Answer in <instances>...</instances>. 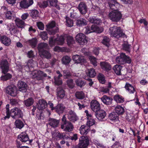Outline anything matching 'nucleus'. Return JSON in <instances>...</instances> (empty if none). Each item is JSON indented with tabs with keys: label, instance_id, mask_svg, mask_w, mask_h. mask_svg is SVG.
I'll return each instance as SVG.
<instances>
[{
	"label": "nucleus",
	"instance_id": "1",
	"mask_svg": "<svg viewBox=\"0 0 148 148\" xmlns=\"http://www.w3.org/2000/svg\"><path fill=\"white\" fill-rule=\"evenodd\" d=\"M10 105L7 104L6 106V116L4 117V119H8L10 116L16 120H21L19 119L20 118L22 119L23 114L22 111L17 108H14L12 109L10 111L9 109Z\"/></svg>",
	"mask_w": 148,
	"mask_h": 148
},
{
	"label": "nucleus",
	"instance_id": "2",
	"mask_svg": "<svg viewBox=\"0 0 148 148\" xmlns=\"http://www.w3.org/2000/svg\"><path fill=\"white\" fill-rule=\"evenodd\" d=\"M110 30L112 36L116 38H118L120 37L127 38V36L123 32V31L120 27H118L114 26L113 27H110Z\"/></svg>",
	"mask_w": 148,
	"mask_h": 148
},
{
	"label": "nucleus",
	"instance_id": "3",
	"mask_svg": "<svg viewBox=\"0 0 148 148\" xmlns=\"http://www.w3.org/2000/svg\"><path fill=\"white\" fill-rule=\"evenodd\" d=\"M56 23L54 21H52L48 24L46 25V30L49 34L53 35L59 31V29L57 27L55 29L53 28L56 26Z\"/></svg>",
	"mask_w": 148,
	"mask_h": 148
},
{
	"label": "nucleus",
	"instance_id": "4",
	"mask_svg": "<svg viewBox=\"0 0 148 148\" xmlns=\"http://www.w3.org/2000/svg\"><path fill=\"white\" fill-rule=\"evenodd\" d=\"M108 17L112 21L118 22L119 21L122 17L121 13L118 11H112L109 13Z\"/></svg>",
	"mask_w": 148,
	"mask_h": 148
},
{
	"label": "nucleus",
	"instance_id": "5",
	"mask_svg": "<svg viewBox=\"0 0 148 148\" xmlns=\"http://www.w3.org/2000/svg\"><path fill=\"white\" fill-rule=\"evenodd\" d=\"M116 60L119 64H123L125 63L130 64L132 62V60L130 57L126 56L123 53H121L120 56L116 58Z\"/></svg>",
	"mask_w": 148,
	"mask_h": 148
},
{
	"label": "nucleus",
	"instance_id": "6",
	"mask_svg": "<svg viewBox=\"0 0 148 148\" xmlns=\"http://www.w3.org/2000/svg\"><path fill=\"white\" fill-rule=\"evenodd\" d=\"M89 138L87 136H82L79 139L78 146L79 148H86L89 143Z\"/></svg>",
	"mask_w": 148,
	"mask_h": 148
},
{
	"label": "nucleus",
	"instance_id": "7",
	"mask_svg": "<svg viewBox=\"0 0 148 148\" xmlns=\"http://www.w3.org/2000/svg\"><path fill=\"white\" fill-rule=\"evenodd\" d=\"M0 68L1 69L2 73L5 74L9 70V64L6 59L2 60L0 62Z\"/></svg>",
	"mask_w": 148,
	"mask_h": 148
},
{
	"label": "nucleus",
	"instance_id": "8",
	"mask_svg": "<svg viewBox=\"0 0 148 148\" xmlns=\"http://www.w3.org/2000/svg\"><path fill=\"white\" fill-rule=\"evenodd\" d=\"M61 127L66 132H70L73 130V126L69 121H62Z\"/></svg>",
	"mask_w": 148,
	"mask_h": 148
},
{
	"label": "nucleus",
	"instance_id": "9",
	"mask_svg": "<svg viewBox=\"0 0 148 148\" xmlns=\"http://www.w3.org/2000/svg\"><path fill=\"white\" fill-rule=\"evenodd\" d=\"M76 41L81 45L86 44L87 42L86 36L83 34L79 33L76 37Z\"/></svg>",
	"mask_w": 148,
	"mask_h": 148
},
{
	"label": "nucleus",
	"instance_id": "10",
	"mask_svg": "<svg viewBox=\"0 0 148 148\" xmlns=\"http://www.w3.org/2000/svg\"><path fill=\"white\" fill-rule=\"evenodd\" d=\"M108 4L110 8L114 11L117 10L120 7L119 4L115 0H109Z\"/></svg>",
	"mask_w": 148,
	"mask_h": 148
},
{
	"label": "nucleus",
	"instance_id": "11",
	"mask_svg": "<svg viewBox=\"0 0 148 148\" xmlns=\"http://www.w3.org/2000/svg\"><path fill=\"white\" fill-rule=\"evenodd\" d=\"M6 92L10 95L14 97L16 95L17 88L14 85L8 86L6 89Z\"/></svg>",
	"mask_w": 148,
	"mask_h": 148
},
{
	"label": "nucleus",
	"instance_id": "12",
	"mask_svg": "<svg viewBox=\"0 0 148 148\" xmlns=\"http://www.w3.org/2000/svg\"><path fill=\"white\" fill-rule=\"evenodd\" d=\"M90 107L91 109L96 112L101 109L100 104L97 100H93L90 102Z\"/></svg>",
	"mask_w": 148,
	"mask_h": 148
},
{
	"label": "nucleus",
	"instance_id": "13",
	"mask_svg": "<svg viewBox=\"0 0 148 148\" xmlns=\"http://www.w3.org/2000/svg\"><path fill=\"white\" fill-rule=\"evenodd\" d=\"M17 86L20 91L23 92H25L27 91V85L23 81H19L18 82Z\"/></svg>",
	"mask_w": 148,
	"mask_h": 148
},
{
	"label": "nucleus",
	"instance_id": "14",
	"mask_svg": "<svg viewBox=\"0 0 148 148\" xmlns=\"http://www.w3.org/2000/svg\"><path fill=\"white\" fill-rule=\"evenodd\" d=\"M65 108V107L63 104L58 103L55 107V109L54 111L60 115L63 113Z\"/></svg>",
	"mask_w": 148,
	"mask_h": 148
},
{
	"label": "nucleus",
	"instance_id": "15",
	"mask_svg": "<svg viewBox=\"0 0 148 148\" xmlns=\"http://www.w3.org/2000/svg\"><path fill=\"white\" fill-rule=\"evenodd\" d=\"M95 114L99 120H101L106 116V113L105 111L100 109V110L95 112Z\"/></svg>",
	"mask_w": 148,
	"mask_h": 148
},
{
	"label": "nucleus",
	"instance_id": "16",
	"mask_svg": "<svg viewBox=\"0 0 148 148\" xmlns=\"http://www.w3.org/2000/svg\"><path fill=\"white\" fill-rule=\"evenodd\" d=\"M33 3V0H23L20 3V7L23 8H27Z\"/></svg>",
	"mask_w": 148,
	"mask_h": 148
},
{
	"label": "nucleus",
	"instance_id": "17",
	"mask_svg": "<svg viewBox=\"0 0 148 148\" xmlns=\"http://www.w3.org/2000/svg\"><path fill=\"white\" fill-rule=\"evenodd\" d=\"M73 60L77 64L82 63L86 62L84 58L78 55H74L72 57Z\"/></svg>",
	"mask_w": 148,
	"mask_h": 148
},
{
	"label": "nucleus",
	"instance_id": "18",
	"mask_svg": "<svg viewBox=\"0 0 148 148\" xmlns=\"http://www.w3.org/2000/svg\"><path fill=\"white\" fill-rule=\"evenodd\" d=\"M78 9L82 14H85L86 12L87 8L86 4L84 2H81L79 4Z\"/></svg>",
	"mask_w": 148,
	"mask_h": 148
},
{
	"label": "nucleus",
	"instance_id": "19",
	"mask_svg": "<svg viewBox=\"0 0 148 148\" xmlns=\"http://www.w3.org/2000/svg\"><path fill=\"white\" fill-rule=\"evenodd\" d=\"M0 40L1 42L6 46H9L11 43L10 39L5 36H1Z\"/></svg>",
	"mask_w": 148,
	"mask_h": 148
},
{
	"label": "nucleus",
	"instance_id": "20",
	"mask_svg": "<svg viewBox=\"0 0 148 148\" xmlns=\"http://www.w3.org/2000/svg\"><path fill=\"white\" fill-rule=\"evenodd\" d=\"M101 100L105 104L109 105L112 103L113 99L109 96L104 95L101 98Z\"/></svg>",
	"mask_w": 148,
	"mask_h": 148
},
{
	"label": "nucleus",
	"instance_id": "21",
	"mask_svg": "<svg viewBox=\"0 0 148 148\" xmlns=\"http://www.w3.org/2000/svg\"><path fill=\"white\" fill-rule=\"evenodd\" d=\"M66 40L67 45L70 47H72L73 44L75 43V40L73 37L70 36H67L66 37Z\"/></svg>",
	"mask_w": 148,
	"mask_h": 148
},
{
	"label": "nucleus",
	"instance_id": "22",
	"mask_svg": "<svg viewBox=\"0 0 148 148\" xmlns=\"http://www.w3.org/2000/svg\"><path fill=\"white\" fill-rule=\"evenodd\" d=\"M68 119L70 120H77L78 117L76 114L73 111L70 110L68 112Z\"/></svg>",
	"mask_w": 148,
	"mask_h": 148
},
{
	"label": "nucleus",
	"instance_id": "23",
	"mask_svg": "<svg viewBox=\"0 0 148 148\" xmlns=\"http://www.w3.org/2000/svg\"><path fill=\"white\" fill-rule=\"evenodd\" d=\"M90 131L89 127L86 125H82L79 128V131L82 135H86Z\"/></svg>",
	"mask_w": 148,
	"mask_h": 148
},
{
	"label": "nucleus",
	"instance_id": "24",
	"mask_svg": "<svg viewBox=\"0 0 148 148\" xmlns=\"http://www.w3.org/2000/svg\"><path fill=\"white\" fill-rule=\"evenodd\" d=\"M18 138L21 142H26L29 140V138L25 132L22 133L18 136Z\"/></svg>",
	"mask_w": 148,
	"mask_h": 148
},
{
	"label": "nucleus",
	"instance_id": "25",
	"mask_svg": "<svg viewBox=\"0 0 148 148\" xmlns=\"http://www.w3.org/2000/svg\"><path fill=\"white\" fill-rule=\"evenodd\" d=\"M88 20L90 22L96 25H99L101 22L100 19L98 18L95 16L90 17L89 18Z\"/></svg>",
	"mask_w": 148,
	"mask_h": 148
},
{
	"label": "nucleus",
	"instance_id": "26",
	"mask_svg": "<svg viewBox=\"0 0 148 148\" xmlns=\"http://www.w3.org/2000/svg\"><path fill=\"white\" fill-rule=\"evenodd\" d=\"M100 66L102 69L107 72L110 70L111 68L109 64L105 62H101Z\"/></svg>",
	"mask_w": 148,
	"mask_h": 148
},
{
	"label": "nucleus",
	"instance_id": "27",
	"mask_svg": "<svg viewBox=\"0 0 148 148\" xmlns=\"http://www.w3.org/2000/svg\"><path fill=\"white\" fill-rule=\"evenodd\" d=\"M76 24L77 26L82 27L86 25L87 24V21L83 18L78 19L76 21Z\"/></svg>",
	"mask_w": 148,
	"mask_h": 148
},
{
	"label": "nucleus",
	"instance_id": "28",
	"mask_svg": "<svg viewBox=\"0 0 148 148\" xmlns=\"http://www.w3.org/2000/svg\"><path fill=\"white\" fill-rule=\"evenodd\" d=\"M48 103L46 101L43 99L41 100L39 102V104L38 107L39 110H43L47 107Z\"/></svg>",
	"mask_w": 148,
	"mask_h": 148
},
{
	"label": "nucleus",
	"instance_id": "29",
	"mask_svg": "<svg viewBox=\"0 0 148 148\" xmlns=\"http://www.w3.org/2000/svg\"><path fill=\"white\" fill-rule=\"evenodd\" d=\"M125 88L126 90L130 94H133L135 91L134 87L129 83H126L125 85Z\"/></svg>",
	"mask_w": 148,
	"mask_h": 148
},
{
	"label": "nucleus",
	"instance_id": "30",
	"mask_svg": "<svg viewBox=\"0 0 148 148\" xmlns=\"http://www.w3.org/2000/svg\"><path fill=\"white\" fill-rule=\"evenodd\" d=\"M15 21L16 25L18 27L21 28L24 27L25 23L24 21L18 18H17L15 19Z\"/></svg>",
	"mask_w": 148,
	"mask_h": 148
},
{
	"label": "nucleus",
	"instance_id": "31",
	"mask_svg": "<svg viewBox=\"0 0 148 148\" xmlns=\"http://www.w3.org/2000/svg\"><path fill=\"white\" fill-rule=\"evenodd\" d=\"M58 96L60 98H63L65 96V91L61 87H59L57 89Z\"/></svg>",
	"mask_w": 148,
	"mask_h": 148
},
{
	"label": "nucleus",
	"instance_id": "32",
	"mask_svg": "<svg viewBox=\"0 0 148 148\" xmlns=\"http://www.w3.org/2000/svg\"><path fill=\"white\" fill-rule=\"evenodd\" d=\"M131 45L129 44L128 42H125L122 45V49L127 53H130L131 51Z\"/></svg>",
	"mask_w": 148,
	"mask_h": 148
},
{
	"label": "nucleus",
	"instance_id": "33",
	"mask_svg": "<svg viewBox=\"0 0 148 148\" xmlns=\"http://www.w3.org/2000/svg\"><path fill=\"white\" fill-rule=\"evenodd\" d=\"M114 100L117 103H123L124 101V98L122 96L117 94L114 96Z\"/></svg>",
	"mask_w": 148,
	"mask_h": 148
},
{
	"label": "nucleus",
	"instance_id": "34",
	"mask_svg": "<svg viewBox=\"0 0 148 148\" xmlns=\"http://www.w3.org/2000/svg\"><path fill=\"white\" fill-rule=\"evenodd\" d=\"M122 68V66L120 65L116 64L113 67V69L117 75H121V71Z\"/></svg>",
	"mask_w": 148,
	"mask_h": 148
},
{
	"label": "nucleus",
	"instance_id": "35",
	"mask_svg": "<svg viewBox=\"0 0 148 148\" xmlns=\"http://www.w3.org/2000/svg\"><path fill=\"white\" fill-rule=\"evenodd\" d=\"M115 110L116 112L118 115H122L125 112V109L120 106H117L115 107Z\"/></svg>",
	"mask_w": 148,
	"mask_h": 148
},
{
	"label": "nucleus",
	"instance_id": "36",
	"mask_svg": "<svg viewBox=\"0 0 148 148\" xmlns=\"http://www.w3.org/2000/svg\"><path fill=\"white\" fill-rule=\"evenodd\" d=\"M39 12L36 9L32 10L30 11L29 14L33 18L36 19L39 16Z\"/></svg>",
	"mask_w": 148,
	"mask_h": 148
},
{
	"label": "nucleus",
	"instance_id": "37",
	"mask_svg": "<svg viewBox=\"0 0 148 148\" xmlns=\"http://www.w3.org/2000/svg\"><path fill=\"white\" fill-rule=\"evenodd\" d=\"M110 41L109 38L107 36L103 37L101 41V43L104 45L108 47L110 46Z\"/></svg>",
	"mask_w": 148,
	"mask_h": 148
},
{
	"label": "nucleus",
	"instance_id": "38",
	"mask_svg": "<svg viewBox=\"0 0 148 148\" xmlns=\"http://www.w3.org/2000/svg\"><path fill=\"white\" fill-rule=\"evenodd\" d=\"M56 39L57 44L60 45H63L64 42L65 40V38L63 36L61 35L58 36L57 38H56Z\"/></svg>",
	"mask_w": 148,
	"mask_h": 148
},
{
	"label": "nucleus",
	"instance_id": "39",
	"mask_svg": "<svg viewBox=\"0 0 148 148\" xmlns=\"http://www.w3.org/2000/svg\"><path fill=\"white\" fill-rule=\"evenodd\" d=\"M71 59L70 58L67 56H63L62 59V63L65 65H68L70 62Z\"/></svg>",
	"mask_w": 148,
	"mask_h": 148
},
{
	"label": "nucleus",
	"instance_id": "40",
	"mask_svg": "<svg viewBox=\"0 0 148 148\" xmlns=\"http://www.w3.org/2000/svg\"><path fill=\"white\" fill-rule=\"evenodd\" d=\"M96 74L95 70L93 68H91L88 70L87 74L88 77L90 78H93L95 77Z\"/></svg>",
	"mask_w": 148,
	"mask_h": 148
},
{
	"label": "nucleus",
	"instance_id": "41",
	"mask_svg": "<svg viewBox=\"0 0 148 148\" xmlns=\"http://www.w3.org/2000/svg\"><path fill=\"white\" fill-rule=\"evenodd\" d=\"M25 105L27 107H29L32 106L34 102L33 99L30 97L24 101Z\"/></svg>",
	"mask_w": 148,
	"mask_h": 148
},
{
	"label": "nucleus",
	"instance_id": "42",
	"mask_svg": "<svg viewBox=\"0 0 148 148\" xmlns=\"http://www.w3.org/2000/svg\"><path fill=\"white\" fill-rule=\"evenodd\" d=\"M109 118L110 120H119V119L118 115L114 112H112L110 114Z\"/></svg>",
	"mask_w": 148,
	"mask_h": 148
},
{
	"label": "nucleus",
	"instance_id": "43",
	"mask_svg": "<svg viewBox=\"0 0 148 148\" xmlns=\"http://www.w3.org/2000/svg\"><path fill=\"white\" fill-rule=\"evenodd\" d=\"M37 64L36 62L31 59L29 60L27 63V65L29 69L32 68L34 67Z\"/></svg>",
	"mask_w": 148,
	"mask_h": 148
},
{
	"label": "nucleus",
	"instance_id": "44",
	"mask_svg": "<svg viewBox=\"0 0 148 148\" xmlns=\"http://www.w3.org/2000/svg\"><path fill=\"white\" fill-rule=\"evenodd\" d=\"M1 77V79L3 81H7L12 78V75L10 73H6Z\"/></svg>",
	"mask_w": 148,
	"mask_h": 148
},
{
	"label": "nucleus",
	"instance_id": "45",
	"mask_svg": "<svg viewBox=\"0 0 148 148\" xmlns=\"http://www.w3.org/2000/svg\"><path fill=\"white\" fill-rule=\"evenodd\" d=\"M76 97L78 99H82L85 97L83 91L77 92L75 93Z\"/></svg>",
	"mask_w": 148,
	"mask_h": 148
},
{
	"label": "nucleus",
	"instance_id": "46",
	"mask_svg": "<svg viewBox=\"0 0 148 148\" xmlns=\"http://www.w3.org/2000/svg\"><path fill=\"white\" fill-rule=\"evenodd\" d=\"M47 44L45 43H41L39 44L38 47L39 51L40 52L42 50H45L44 49L47 48Z\"/></svg>",
	"mask_w": 148,
	"mask_h": 148
},
{
	"label": "nucleus",
	"instance_id": "47",
	"mask_svg": "<svg viewBox=\"0 0 148 148\" xmlns=\"http://www.w3.org/2000/svg\"><path fill=\"white\" fill-rule=\"evenodd\" d=\"M97 79L101 83L104 84L106 80L104 76L101 73H99L98 75Z\"/></svg>",
	"mask_w": 148,
	"mask_h": 148
},
{
	"label": "nucleus",
	"instance_id": "48",
	"mask_svg": "<svg viewBox=\"0 0 148 148\" xmlns=\"http://www.w3.org/2000/svg\"><path fill=\"white\" fill-rule=\"evenodd\" d=\"M75 83L77 86L81 88L84 86L86 84L85 82L80 79H77L75 81Z\"/></svg>",
	"mask_w": 148,
	"mask_h": 148
},
{
	"label": "nucleus",
	"instance_id": "49",
	"mask_svg": "<svg viewBox=\"0 0 148 148\" xmlns=\"http://www.w3.org/2000/svg\"><path fill=\"white\" fill-rule=\"evenodd\" d=\"M15 125L16 128L21 129L24 126V123L22 121H15Z\"/></svg>",
	"mask_w": 148,
	"mask_h": 148
},
{
	"label": "nucleus",
	"instance_id": "50",
	"mask_svg": "<svg viewBox=\"0 0 148 148\" xmlns=\"http://www.w3.org/2000/svg\"><path fill=\"white\" fill-rule=\"evenodd\" d=\"M41 52V54L46 58L49 59L51 58V54L48 51L46 50H42Z\"/></svg>",
	"mask_w": 148,
	"mask_h": 148
},
{
	"label": "nucleus",
	"instance_id": "51",
	"mask_svg": "<svg viewBox=\"0 0 148 148\" xmlns=\"http://www.w3.org/2000/svg\"><path fill=\"white\" fill-rule=\"evenodd\" d=\"M67 86L70 88L72 89L75 86V84L73 82V80L72 79H68L66 81Z\"/></svg>",
	"mask_w": 148,
	"mask_h": 148
},
{
	"label": "nucleus",
	"instance_id": "52",
	"mask_svg": "<svg viewBox=\"0 0 148 148\" xmlns=\"http://www.w3.org/2000/svg\"><path fill=\"white\" fill-rule=\"evenodd\" d=\"M66 25L69 27H71L73 26V22L72 20L67 16L66 18Z\"/></svg>",
	"mask_w": 148,
	"mask_h": 148
},
{
	"label": "nucleus",
	"instance_id": "53",
	"mask_svg": "<svg viewBox=\"0 0 148 148\" xmlns=\"http://www.w3.org/2000/svg\"><path fill=\"white\" fill-rule=\"evenodd\" d=\"M53 36H51L49 38V44L50 46L52 47L56 44V38H54Z\"/></svg>",
	"mask_w": 148,
	"mask_h": 148
},
{
	"label": "nucleus",
	"instance_id": "54",
	"mask_svg": "<svg viewBox=\"0 0 148 148\" xmlns=\"http://www.w3.org/2000/svg\"><path fill=\"white\" fill-rule=\"evenodd\" d=\"M89 59L94 66H96L97 65V59L95 57L92 56H89Z\"/></svg>",
	"mask_w": 148,
	"mask_h": 148
},
{
	"label": "nucleus",
	"instance_id": "55",
	"mask_svg": "<svg viewBox=\"0 0 148 148\" xmlns=\"http://www.w3.org/2000/svg\"><path fill=\"white\" fill-rule=\"evenodd\" d=\"M93 27H94V28L93 29V30H92V31H94V32H96L98 33H100L103 31L102 29L100 28L99 27L95 25H92V28Z\"/></svg>",
	"mask_w": 148,
	"mask_h": 148
},
{
	"label": "nucleus",
	"instance_id": "56",
	"mask_svg": "<svg viewBox=\"0 0 148 148\" xmlns=\"http://www.w3.org/2000/svg\"><path fill=\"white\" fill-rule=\"evenodd\" d=\"M49 124L53 127H56L59 125V121H50Z\"/></svg>",
	"mask_w": 148,
	"mask_h": 148
},
{
	"label": "nucleus",
	"instance_id": "57",
	"mask_svg": "<svg viewBox=\"0 0 148 148\" xmlns=\"http://www.w3.org/2000/svg\"><path fill=\"white\" fill-rule=\"evenodd\" d=\"M49 2L48 1H44L42 3L39 4L40 7L42 8H45L47 7L48 5Z\"/></svg>",
	"mask_w": 148,
	"mask_h": 148
},
{
	"label": "nucleus",
	"instance_id": "58",
	"mask_svg": "<svg viewBox=\"0 0 148 148\" xmlns=\"http://www.w3.org/2000/svg\"><path fill=\"white\" fill-rule=\"evenodd\" d=\"M92 25L91 27L90 26H87L86 28V30H85V33L86 34H88L91 32H94V31H92L94 27L92 28Z\"/></svg>",
	"mask_w": 148,
	"mask_h": 148
},
{
	"label": "nucleus",
	"instance_id": "59",
	"mask_svg": "<svg viewBox=\"0 0 148 148\" xmlns=\"http://www.w3.org/2000/svg\"><path fill=\"white\" fill-rule=\"evenodd\" d=\"M41 38L43 40H45L47 39V34L46 32H41L40 34Z\"/></svg>",
	"mask_w": 148,
	"mask_h": 148
},
{
	"label": "nucleus",
	"instance_id": "60",
	"mask_svg": "<svg viewBox=\"0 0 148 148\" xmlns=\"http://www.w3.org/2000/svg\"><path fill=\"white\" fill-rule=\"evenodd\" d=\"M12 11H7L5 14V17L7 19H11L12 17Z\"/></svg>",
	"mask_w": 148,
	"mask_h": 148
},
{
	"label": "nucleus",
	"instance_id": "61",
	"mask_svg": "<svg viewBox=\"0 0 148 148\" xmlns=\"http://www.w3.org/2000/svg\"><path fill=\"white\" fill-rule=\"evenodd\" d=\"M64 75L66 78H68L71 76V74L70 71L68 70H64L63 71Z\"/></svg>",
	"mask_w": 148,
	"mask_h": 148
},
{
	"label": "nucleus",
	"instance_id": "62",
	"mask_svg": "<svg viewBox=\"0 0 148 148\" xmlns=\"http://www.w3.org/2000/svg\"><path fill=\"white\" fill-rule=\"evenodd\" d=\"M54 79L55 85L58 86L62 84V82L61 78H54Z\"/></svg>",
	"mask_w": 148,
	"mask_h": 148
},
{
	"label": "nucleus",
	"instance_id": "63",
	"mask_svg": "<svg viewBox=\"0 0 148 148\" xmlns=\"http://www.w3.org/2000/svg\"><path fill=\"white\" fill-rule=\"evenodd\" d=\"M37 42V40L36 39H33L30 41V43L32 47H36Z\"/></svg>",
	"mask_w": 148,
	"mask_h": 148
},
{
	"label": "nucleus",
	"instance_id": "64",
	"mask_svg": "<svg viewBox=\"0 0 148 148\" xmlns=\"http://www.w3.org/2000/svg\"><path fill=\"white\" fill-rule=\"evenodd\" d=\"M37 25L39 29L41 30H43L44 29V25L42 23L39 22L37 23Z\"/></svg>",
	"mask_w": 148,
	"mask_h": 148
}]
</instances>
